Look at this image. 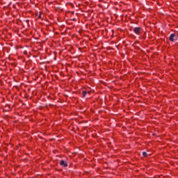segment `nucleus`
I'll list each match as a JSON object with an SVG mask.
<instances>
[{
  "instance_id": "obj_1",
  "label": "nucleus",
  "mask_w": 178,
  "mask_h": 178,
  "mask_svg": "<svg viewBox=\"0 0 178 178\" xmlns=\"http://www.w3.org/2000/svg\"><path fill=\"white\" fill-rule=\"evenodd\" d=\"M134 32L135 34H136L137 35H140V34H141V28H140V27H136V28H134Z\"/></svg>"
},
{
  "instance_id": "obj_2",
  "label": "nucleus",
  "mask_w": 178,
  "mask_h": 178,
  "mask_svg": "<svg viewBox=\"0 0 178 178\" xmlns=\"http://www.w3.org/2000/svg\"><path fill=\"white\" fill-rule=\"evenodd\" d=\"M177 38V37L176 36V34H175V33H172L169 37V40H170V41H171V42H173V41H175Z\"/></svg>"
},
{
  "instance_id": "obj_3",
  "label": "nucleus",
  "mask_w": 178,
  "mask_h": 178,
  "mask_svg": "<svg viewBox=\"0 0 178 178\" xmlns=\"http://www.w3.org/2000/svg\"><path fill=\"white\" fill-rule=\"evenodd\" d=\"M60 165L61 166H63L64 168H67V163L65 162L64 160H61V161H60Z\"/></svg>"
},
{
  "instance_id": "obj_4",
  "label": "nucleus",
  "mask_w": 178,
  "mask_h": 178,
  "mask_svg": "<svg viewBox=\"0 0 178 178\" xmlns=\"http://www.w3.org/2000/svg\"><path fill=\"white\" fill-rule=\"evenodd\" d=\"M83 97H86V95L90 94V92L83 91Z\"/></svg>"
},
{
  "instance_id": "obj_5",
  "label": "nucleus",
  "mask_w": 178,
  "mask_h": 178,
  "mask_svg": "<svg viewBox=\"0 0 178 178\" xmlns=\"http://www.w3.org/2000/svg\"><path fill=\"white\" fill-rule=\"evenodd\" d=\"M143 155L144 156H145V157L148 156V154H147V152H143Z\"/></svg>"
},
{
  "instance_id": "obj_6",
  "label": "nucleus",
  "mask_w": 178,
  "mask_h": 178,
  "mask_svg": "<svg viewBox=\"0 0 178 178\" xmlns=\"http://www.w3.org/2000/svg\"><path fill=\"white\" fill-rule=\"evenodd\" d=\"M39 19H41V15L39 16Z\"/></svg>"
}]
</instances>
